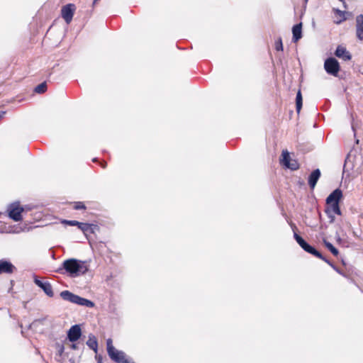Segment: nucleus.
I'll use <instances>...</instances> for the list:
<instances>
[{
	"mask_svg": "<svg viewBox=\"0 0 363 363\" xmlns=\"http://www.w3.org/2000/svg\"><path fill=\"white\" fill-rule=\"evenodd\" d=\"M101 167H102L103 168H106V162H104V163L101 164Z\"/></svg>",
	"mask_w": 363,
	"mask_h": 363,
	"instance_id": "f704fd0d",
	"label": "nucleus"
},
{
	"mask_svg": "<svg viewBox=\"0 0 363 363\" xmlns=\"http://www.w3.org/2000/svg\"><path fill=\"white\" fill-rule=\"evenodd\" d=\"M99 0H94L93 4H95Z\"/></svg>",
	"mask_w": 363,
	"mask_h": 363,
	"instance_id": "e433bc0d",
	"label": "nucleus"
},
{
	"mask_svg": "<svg viewBox=\"0 0 363 363\" xmlns=\"http://www.w3.org/2000/svg\"><path fill=\"white\" fill-rule=\"evenodd\" d=\"M306 1H307L308 0H305Z\"/></svg>",
	"mask_w": 363,
	"mask_h": 363,
	"instance_id": "ea45409f",
	"label": "nucleus"
},
{
	"mask_svg": "<svg viewBox=\"0 0 363 363\" xmlns=\"http://www.w3.org/2000/svg\"><path fill=\"white\" fill-rule=\"evenodd\" d=\"M76 7L73 4H68L64 6L61 10L62 17L64 18L65 22L69 24L72 20Z\"/></svg>",
	"mask_w": 363,
	"mask_h": 363,
	"instance_id": "0eeeda50",
	"label": "nucleus"
},
{
	"mask_svg": "<svg viewBox=\"0 0 363 363\" xmlns=\"http://www.w3.org/2000/svg\"><path fill=\"white\" fill-rule=\"evenodd\" d=\"M45 294L48 296L49 297H52L54 296V293L52 291V287L51 284L49 282H45L42 287H40Z\"/></svg>",
	"mask_w": 363,
	"mask_h": 363,
	"instance_id": "f3484780",
	"label": "nucleus"
},
{
	"mask_svg": "<svg viewBox=\"0 0 363 363\" xmlns=\"http://www.w3.org/2000/svg\"><path fill=\"white\" fill-rule=\"evenodd\" d=\"M302 104H303L302 95H301V91L299 90L297 92L296 97V111L298 113H299L301 111V109L302 108Z\"/></svg>",
	"mask_w": 363,
	"mask_h": 363,
	"instance_id": "a211bd4d",
	"label": "nucleus"
},
{
	"mask_svg": "<svg viewBox=\"0 0 363 363\" xmlns=\"http://www.w3.org/2000/svg\"><path fill=\"white\" fill-rule=\"evenodd\" d=\"M334 214L335 213H327L328 216L329 217V218L330 219V223H333L334 222L335 220V216H334Z\"/></svg>",
	"mask_w": 363,
	"mask_h": 363,
	"instance_id": "7c9ffc66",
	"label": "nucleus"
},
{
	"mask_svg": "<svg viewBox=\"0 0 363 363\" xmlns=\"http://www.w3.org/2000/svg\"><path fill=\"white\" fill-rule=\"evenodd\" d=\"M280 163L284 165L286 167L291 169V170H296L299 167L298 162L295 160L291 159L289 153L287 150L282 151Z\"/></svg>",
	"mask_w": 363,
	"mask_h": 363,
	"instance_id": "39448f33",
	"label": "nucleus"
},
{
	"mask_svg": "<svg viewBox=\"0 0 363 363\" xmlns=\"http://www.w3.org/2000/svg\"><path fill=\"white\" fill-rule=\"evenodd\" d=\"M294 237L298 245L303 248L308 243L297 233H294Z\"/></svg>",
	"mask_w": 363,
	"mask_h": 363,
	"instance_id": "412c9836",
	"label": "nucleus"
},
{
	"mask_svg": "<svg viewBox=\"0 0 363 363\" xmlns=\"http://www.w3.org/2000/svg\"><path fill=\"white\" fill-rule=\"evenodd\" d=\"M335 55L338 57H342L344 60H350L351 58V55L347 51V50L342 46H338L335 50Z\"/></svg>",
	"mask_w": 363,
	"mask_h": 363,
	"instance_id": "4468645a",
	"label": "nucleus"
},
{
	"mask_svg": "<svg viewBox=\"0 0 363 363\" xmlns=\"http://www.w3.org/2000/svg\"><path fill=\"white\" fill-rule=\"evenodd\" d=\"M60 296L65 301H67L70 303H75L79 306H84L89 308H92L94 306V303L84 298L79 296L78 295L74 294L69 291H62L60 293Z\"/></svg>",
	"mask_w": 363,
	"mask_h": 363,
	"instance_id": "7ed1b4c3",
	"label": "nucleus"
},
{
	"mask_svg": "<svg viewBox=\"0 0 363 363\" xmlns=\"http://www.w3.org/2000/svg\"><path fill=\"white\" fill-rule=\"evenodd\" d=\"M324 244L333 255L337 256L338 255V250L330 242L324 240Z\"/></svg>",
	"mask_w": 363,
	"mask_h": 363,
	"instance_id": "6ab92c4d",
	"label": "nucleus"
},
{
	"mask_svg": "<svg viewBox=\"0 0 363 363\" xmlns=\"http://www.w3.org/2000/svg\"><path fill=\"white\" fill-rule=\"evenodd\" d=\"M324 68L328 74L337 76L340 70V65L336 59L330 57L325 61Z\"/></svg>",
	"mask_w": 363,
	"mask_h": 363,
	"instance_id": "423d86ee",
	"label": "nucleus"
},
{
	"mask_svg": "<svg viewBox=\"0 0 363 363\" xmlns=\"http://www.w3.org/2000/svg\"><path fill=\"white\" fill-rule=\"evenodd\" d=\"M340 1H342L344 4H345V0H340Z\"/></svg>",
	"mask_w": 363,
	"mask_h": 363,
	"instance_id": "4c0bfd02",
	"label": "nucleus"
},
{
	"mask_svg": "<svg viewBox=\"0 0 363 363\" xmlns=\"http://www.w3.org/2000/svg\"><path fill=\"white\" fill-rule=\"evenodd\" d=\"M82 335L81 328L79 325H72L67 332V338L72 342H76Z\"/></svg>",
	"mask_w": 363,
	"mask_h": 363,
	"instance_id": "1a4fd4ad",
	"label": "nucleus"
},
{
	"mask_svg": "<svg viewBox=\"0 0 363 363\" xmlns=\"http://www.w3.org/2000/svg\"><path fill=\"white\" fill-rule=\"evenodd\" d=\"M67 223H69L70 225H77V226H86V224L84 223H80L77 220H69L66 221Z\"/></svg>",
	"mask_w": 363,
	"mask_h": 363,
	"instance_id": "a878e982",
	"label": "nucleus"
},
{
	"mask_svg": "<svg viewBox=\"0 0 363 363\" xmlns=\"http://www.w3.org/2000/svg\"><path fill=\"white\" fill-rule=\"evenodd\" d=\"M34 282H35V284L38 286H39L40 288V287H42V286H43V284L45 283V282H43V281H40V280L38 279L36 277H35Z\"/></svg>",
	"mask_w": 363,
	"mask_h": 363,
	"instance_id": "c85d7f7f",
	"label": "nucleus"
},
{
	"mask_svg": "<svg viewBox=\"0 0 363 363\" xmlns=\"http://www.w3.org/2000/svg\"><path fill=\"white\" fill-rule=\"evenodd\" d=\"M4 112H0V119L3 117Z\"/></svg>",
	"mask_w": 363,
	"mask_h": 363,
	"instance_id": "c9c22d12",
	"label": "nucleus"
},
{
	"mask_svg": "<svg viewBox=\"0 0 363 363\" xmlns=\"http://www.w3.org/2000/svg\"><path fill=\"white\" fill-rule=\"evenodd\" d=\"M19 232H20V230H16L15 231V233H19Z\"/></svg>",
	"mask_w": 363,
	"mask_h": 363,
	"instance_id": "58836bf2",
	"label": "nucleus"
},
{
	"mask_svg": "<svg viewBox=\"0 0 363 363\" xmlns=\"http://www.w3.org/2000/svg\"><path fill=\"white\" fill-rule=\"evenodd\" d=\"M342 196V191L339 189L334 190L326 199L327 203H339Z\"/></svg>",
	"mask_w": 363,
	"mask_h": 363,
	"instance_id": "9b49d317",
	"label": "nucleus"
},
{
	"mask_svg": "<svg viewBox=\"0 0 363 363\" xmlns=\"http://www.w3.org/2000/svg\"><path fill=\"white\" fill-rule=\"evenodd\" d=\"M86 345L90 349L93 350L96 352H97L98 342L96 337L94 335L90 334L89 335V339L86 341Z\"/></svg>",
	"mask_w": 363,
	"mask_h": 363,
	"instance_id": "2eb2a0df",
	"label": "nucleus"
},
{
	"mask_svg": "<svg viewBox=\"0 0 363 363\" xmlns=\"http://www.w3.org/2000/svg\"><path fill=\"white\" fill-rule=\"evenodd\" d=\"M356 35L359 40H363V14L356 17Z\"/></svg>",
	"mask_w": 363,
	"mask_h": 363,
	"instance_id": "9d476101",
	"label": "nucleus"
},
{
	"mask_svg": "<svg viewBox=\"0 0 363 363\" xmlns=\"http://www.w3.org/2000/svg\"><path fill=\"white\" fill-rule=\"evenodd\" d=\"M106 350L111 359L116 363H135L123 351L117 350L113 345V341L111 338L106 340Z\"/></svg>",
	"mask_w": 363,
	"mask_h": 363,
	"instance_id": "f03ea898",
	"label": "nucleus"
},
{
	"mask_svg": "<svg viewBox=\"0 0 363 363\" xmlns=\"http://www.w3.org/2000/svg\"><path fill=\"white\" fill-rule=\"evenodd\" d=\"M313 255L315 256L316 257H318L323 260H325V257H324L320 252H319L317 250H315L314 247L311 250V253Z\"/></svg>",
	"mask_w": 363,
	"mask_h": 363,
	"instance_id": "5701e85b",
	"label": "nucleus"
},
{
	"mask_svg": "<svg viewBox=\"0 0 363 363\" xmlns=\"http://www.w3.org/2000/svg\"><path fill=\"white\" fill-rule=\"evenodd\" d=\"M9 217L14 221H20L22 220V212L23 208L20 206L18 202L11 203L7 208Z\"/></svg>",
	"mask_w": 363,
	"mask_h": 363,
	"instance_id": "20e7f679",
	"label": "nucleus"
},
{
	"mask_svg": "<svg viewBox=\"0 0 363 363\" xmlns=\"http://www.w3.org/2000/svg\"><path fill=\"white\" fill-rule=\"evenodd\" d=\"M326 263H328L330 266H331L339 274H341L340 271L333 264L331 263L328 259L325 258V260H324Z\"/></svg>",
	"mask_w": 363,
	"mask_h": 363,
	"instance_id": "cd10ccee",
	"label": "nucleus"
},
{
	"mask_svg": "<svg viewBox=\"0 0 363 363\" xmlns=\"http://www.w3.org/2000/svg\"><path fill=\"white\" fill-rule=\"evenodd\" d=\"M47 89V85H46V83L45 82H43L40 84H38L35 88V91L36 93H38V94H43L44 93Z\"/></svg>",
	"mask_w": 363,
	"mask_h": 363,
	"instance_id": "aec40b11",
	"label": "nucleus"
},
{
	"mask_svg": "<svg viewBox=\"0 0 363 363\" xmlns=\"http://www.w3.org/2000/svg\"><path fill=\"white\" fill-rule=\"evenodd\" d=\"M313 247L312 246H311L309 244H307V245H306L303 249L306 252H308V253H311V250H313Z\"/></svg>",
	"mask_w": 363,
	"mask_h": 363,
	"instance_id": "c756f323",
	"label": "nucleus"
},
{
	"mask_svg": "<svg viewBox=\"0 0 363 363\" xmlns=\"http://www.w3.org/2000/svg\"><path fill=\"white\" fill-rule=\"evenodd\" d=\"M313 255L315 256L316 257H318L323 260H325V257H324L320 252H319L317 250H315L314 247L311 250V253Z\"/></svg>",
	"mask_w": 363,
	"mask_h": 363,
	"instance_id": "b1692460",
	"label": "nucleus"
},
{
	"mask_svg": "<svg viewBox=\"0 0 363 363\" xmlns=\"http://www.w3.org/2000/svg\"><path fill=\"white\" fill-rule=\"evenodd\" d=\"M293 38L292 40L294 43L297 42L302 38V23H298L292 28Z\"/></svg>",
	"mask_w": 363,
	"mask_h": 363,
	"instance_id": "ddd939ff",
	"label": "nucleus"
},
{
	"mask_svg": "<svg viewBox=\"0 0 363 363\" xmlns=\"http://www.w3.org/2000/svg\"><path fill=\"white\" fill-rule=\"evenodd\" d=\"M63 351H64V347L62 345H61L60 349L59 350L60 354H62Z\"/></svg>",
	"mask_w": 363,
	"mask_h": 363,
	"instance_id": "473e14b6",
	"label": "nucleus"
},
{
	"mask_svg": "<svg viewBox=\"0 0 363 363\" xmlns=\"http://www.w3.org/2000/svg\"><path fill=\"white\" fill-rule=\"evenodd\" d=\"M335 11L340 17H341V19L339 21H337V23H340L342 21L346 20L344 11H340L339 9H335Z\"/></svg>",
	"mask_w": 363,
	"mask_h": 363,
	"instance_id": "4be33fe9",
	"label": "nucleus"
},
{
	"mask_svg": "<svg viewBox=\"0 0 363 363\" xmlns=\"http://www.w3.org/2000/svg\"><path fill=\"white\" fill-rule=\"evenodd\" d=\"M16 270V267L11 262L4 259H0V274H11Z\"/></svg>",
	"mask_w": 363,
	"mask_h": 363,
	"instance_id": "6e6552de",
	"label": "nucleus"
},
{
	"mask_svg": "<svg viewBox=\"0 0 363 363\" xmlns=\"http://www.w3.org/2000/svg\"><path fill=\"white\" fill-rule=\"evenodd\" d=\"M328 207L325 209L326 213H335L337 215H341V211L339 206V203H327Z\"/></svg>",
	"mask_w": 363,
	"mask_h": 363,
	"instance_id": "dca6fc26",
	"label": "nucleus"
},
{
	"mask_svg": "<svg viewBox=\"0 0 363 363\" xmlns=\"http://www.w3.org/2000/svg\"><path fill=\"white\" fill-rule=\"evenodd\" d=\"M85 206L82 202H77L74 205V208L76 210L85 209Z\"/></svg>",
	"mask_w": 363,
	"mask_h": 363,
	"instance_id": "bb28decb",
	"label": "nucleus"
},
{
	"mask_svg": "<svg viewBox=\"0 0 363 363\" xmlns=\"http://www.w3.org/2000/svg\"><path fill=\"white\" fill-rule=\"evenodd\" d=\"M72 348L74 349V350H76L77 349V345L75 344H72Z\"/></svg>",
	"mask_w": 363,
	"mask_h": 363,
	"instance_id": "72a5a7b5",
	"label": "nucleus"
},
{
	"mask_svg": "<svg viewBox=\"0 0 363 363\" xmlns=\"http://www.w3.org/2000/svg\"><path fill=\"white\" fill-rule=\"evenodd\" d=\"M86 226H78L82 230L86 231L89 228V225L87 223H85Z\"/></svg>",
	"mask_w": 363,
	"mask_h": 363,
	"instance_id": "2f4dec72",
	"label": "nucleus"
},
{
	"mask_svg": "<svg viewBox=\"0 0 363 363\" xmlns=\"http://www.w3.org/2000/svg\"><path fill=\"white\" fill-rule=\"evenodd\" d=\"M275 48L277 51L283 50V44L281 38H279L275 43Z\"/></svg>",
	"mask_w": 363,
	"mask_h": 363,
	"instance_id": "393cba45",
	"label": "nucleus"
},
{
	"mask_svg": "<svg viewBox=\"0 0 363 363\" xmlns=\"http://www.w3.org/2000/svg\"><path fill=\"white\" fill-rule=\"evenodd\" d=\"M320 171L319 169L313 170L308 177V185L311 189H313L320 177Z\"/></svg>",
	"mask_w": 363,
	"mask_h": 363,
	"instance_id": "f8f14e48",
	"label": "nucleus"
},
{
	"mask_svg": "<svg viewBox=\"0 0 363 363\" xmlns=\"http://www.w3.org/2000/svg\"><path fill=\"white\" fill-rule=\"evenodd\" d=\"M89 264L87 261L74 258L65 259L62 267L56 272L60 274H67L71 277H77L86 274L89 271Z\"/></svg>",
	"mask_w": 363,
	"mask_h": 363,
	"instance_id": "f257e3e1",
	"label": "nucleus"
}]
</instances>
